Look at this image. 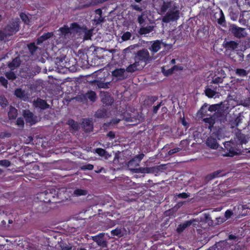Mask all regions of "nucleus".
I'll return each instance as SVG.
<instances>
[{
	"label": "nucleus",
	"mask_w": 250,
	"mask_h": 250,
	"mask_svg": "<svg viewBox=\"0 0 250 250\" xmlns=\"http://www.w3.org/2000/svg\"><path fill=\"white\" fill-rule=\"evenodd\" d=\"M186 227L184 225V224L182 223V224H180L177 229V231L178 232V233H181L182 232V231H184V230L185 229H186Z\"/></svg>",
	"instance_id": "obj_61"
},
{
	"label": "nucleus",
	"mask_w": 250,
	"mask_h": 250,
	"mask_svg": "<svg viewBox=\"0 0 250 250\" xmlns=\"http://www.w3.org/2000/svg\"><path fill=\"white\" fill-rule=\"evenodd\" d=\"M70 28L71 29V33H80L84 29L83 27H81L77 22H72L70 24Z\"/></svg>",
	"instance_id": "obj_18"
},
{
	"label": "nucleus",
	"mask_w": 250,
	"mask_h": 250,
	"mask_svg": "<svg viewBox=\"0 0 250 250\" xmlns=\"http://www.w3.org/2000/svg\"><path fill=\"white\" fill-rule=\"evenodd\" d=\"M104 233H100L98 235L93 236V240L96 242L99 246L102 248H106L107 247V243L104 239Z\"/></svg>",
	"instance_id": "obj_10"
},
{
	"label": "nucleus",
	"mask_w": 250,
	"mask_h": 250,
	"mask_svg": "<svg viewBox=\"0 0 250 250\" xmlns=\"http://www.w3.org/2000/svg\"><path fill=\"white\" fill-rule=\"evenodd\" d=\"M131 36V33L127 31V32H125L123 34V35L122 36V39L124 41H126L129 40L130 39Z\"/></svg>",
	"instance_id": "obj_47"
},
{
	"label": "nucleus",
	"mask_w": 250,
	"mask_h": 250,
	"mask_svg": "<svg viewBox=\"0 0 250 250\" xmlns=\"http://www.w3.org/2000/svg\"><path fill=\"white\" fill-rule=\"evenodd\" d=\"M87 193L86 190L81 188H77L74 190L73 194L76 196H80L82 195H85Z\"/></svg>",
	"instance_id": "obj_37"
},
{
	"label": "nucleus",
	"mask_w": 250,
	"mask_h": 250,
	"mask_svg": "<svg viewBox=\"0 0 250 250\" xmlns=\"http://www.w3.org/2000/svg\"><path fill=\"white\" fill-rule=\"evenodd\" d=\"M224 78V77H219V76L216 77V76H214L212 78V80L211 82V83H214V84H218V83H222L223 82Z\"/></svg>",
	"instance_id": "obj_43"
},
{
	"label": "nucleus",
	"mask_w": 250,
	"mask_h": 250,
	"mask_svg": "<svg viewBox=\"0 0 250 250\" xmlns=\"http://www.w3.org/2000/svg\"><path fill=\"white\" fill-rule=\"evenodd\" d=\"M181 150V149L180 148H179V147H176V148H174L173 149H170L168 151V154L169 155H172L178 152H179L180 150Z\"/></svg>",
	"instance_id": "obj_58"
},
{
	"label": "nucleus",
	"mask_w": 250,
	"mask_h": 250,
	"mask_svg": "<svg viewBox=\"0 0 250 250\" xmlns=\"http://www.w3.org/2000/svg\"><path fill=\"white\" fill-rule=\"evenodd\" d=\"M126 230L124 227H117L116 229L111 231L112 236H117L119 238L123 237L126 234Z\"/></svg>",
	"instance_id": "obj_12"
},
{
	"label": "nucleus",
	"mask_w": 250,
	"mask_h": 250,
	"mask_svg": "<svg viewBox=\"0 0 250 250\" xmlns=\"http://www.w3.org/2000/svg\"><path fill=\"white\" fill-rule=\"evenodd\" d=\"M229 30L231 34L237 38L240 39L247 35L244 28L238 27L235 24L232 25Z\"/></svg>",
	"instance_id": "obj_6"
},
{
	"label": "nucleus",
	"mask_w": 250,
	"mask_h": 250,
	"mask_svg": "<svg viewBox=\"0 0 250 250\" xmlns=\"http://www.w3.org/2000/svg\"><path fill=\"white\" fill-rule=\"evenodd\" d=\"M82 97L84 100L89 99L91 102H95L96 99V94L94 91L89 90L84 94H83Z\"/></svg>",
	"instance_id": "obj_17"
},
{
	"label": "nucleus",
	"mask_w": 250,
	"mask_h": 250,
	"mask_svg": "<svg viewBox=\"0 0 250 250\" xmlns=\"http://www.w3.org/2000/svg\"><path fill=\"white\" fill-rule=\"evenodd\" d=\"M162 104V102H161L158 104H157V105H155L153 107L152 112L153 114H156L158 112V111L161 106Z\"/></svg>",
	"instance_id": "obj_60"
},
{
	"label": "nucleus",
	"mask_w": 250,
	"mask_h": 250,
	"mask_svg": "<svg viewBox=\"0 0 250 250\" xmlns=\"http://www.w3.org/2000/svg\"><path fill=\"white\" fill-rule=\"evenodd\" d=\"M67 124L74 130H78L79 128V125L78 122L73 119H69L67 122Z\"/></svg>",
	"instance_id": "obj_31"
},
{
	"label": "nucleus",
	"mask_w": 250,
	"mask_h": 250,
	"mask_svg": "<svg viewBox=\"0 0 250 250\" xmlns=\"http://www.w3.org/2000/svg\"><path fill=\"white\" fill-rule=\"evenodd\" d=\"M104 21V17L103 16H95L94 21L96 25H98L103 22Z\"/></svg>",
	"instance_id": "obj_46"
},
{
	"label": "nucleus",
	"mask_w": 250,
	"mask_h": 250,
	"mask_svg": "<svg viewBox=\"0 0 250 250\" xmlns=\"http://www.w3.org/2000/svg\"><path fill=\"white\" fill-rule=\"evenodd\" d=\"M20 20L17 18L14 21H11L4 28V32L8 36H12L19 30Z\"/></svg>",
	"instance_id": "obj_4"
},
{
	"label": "nucleus",
	"mask_w": 250,
	"mask_h": 250,
	"mask_svg": "<svg viewBox=\"0 0 250 250\" xmlns=\"http://www.w3.org/2000/svg\"><path fill=\"white\" fill-rule=\"evenodd\" d=\"M135 61H136L139 64L144 63V65L149 63L152 60V57L150 56L149 53L146 49L143 48L137 51L134 58Z\"/></svg>",
	"instance_id": "obj_3"
},
{
	"label": "nucleus",
	"mask_w": 250,
	"mask_h": 250,
	"mask_svg": "<svg viewBox=\"0 0 250 250\" xmlns=\"http://www.w3.org/2000/svg\"><path fill=\"white\" fill-rule=\"evenodd\" d=\"M224 146L227 150V152L225 154H224V156L232 157L238 153L237 149L232 141L226 142L224 144Z\"/></svg>",
	"instance_id": "obj_7"
},
{
	"label": "nucleus",
	"mask_w": 250,
	"mask_h": 250,
	"mask_svg": "<svg viewBox=\"0 0 250 250\" xmlns=\"http://www.w3.org/2000/svg\"><path fill=\"white\" fill-rule=\"evenodd\" d=\"M94 83L100 88H107L110 85V82H104L100 80H95Z\"/></svg>",
	"instance_id": "obj_28"
},
{
	"label": "nucleus",
	"mask_w": 250,
	"mask_h": 250,
	"mask_svg": "<svg viewBox=\"0 0 250 250\" xmlns=\"http://www.w3.org/2000/svg\"><path fill=\"white\" fill-rule=\"evenodd\" d=\"M131 7L133 10H135L141 12L143 10L142 8L137 4H131Z\"/></svg>",
	"instance_id": "obj_62"
},
{
	"label": "nucleus",
	"mask_w": 250,
	"mask_h": 250,
	"mask_svg": "<svg viewBox=\"0 0 250 250\" xmlns=\"http://www.w3.org/2000/svg\"><path fill=\"white\" fill-rule=\"evenodd\" d=\"M144 156L145 155L143 153H141L135 156L131 160L129 161V165L130 166H139Z\"/></svg>",
	"instance_id": "obj_15"
},
{
	"label": "nucleus",
	"mask_w": 250,
	"mask_h": 250,
	"mask_svg": "<svg viewBox=\"0 0 250 250\" xmlns=\"http://www.w3.org/2000/svg\"><path fill=\"white\" fill-rule=\"evenodd\" d=\"M206 144L208 146L212 149H217L218 147V144L216 138L211 136L208 138L206 141Z\"/></svg>",
	"instance_id": "obj_14"
},
{
	"label": "nucleus",
	"mask_w": 250,
	"mask_h": 250,
	"mask_svg": "<svg viewBox=\"0 0 250 250\" xmlns=\"http://www.w3.org/2000/svg\"><path fill=\"white\" fill-rule=\"evenodd\" d=\"M157 96H147L144 101L145 104L148 106H151L157 100Z\"/></svg>",
	"instance_id": "obj_21"
},
{
	"label": "nucleus",
	"mask_w": 250,
	"mask_h": 250,
	"mask_svg": "<svg viewBox=\"0 0 250 250\" xmlns=\"http://www.w3.org/2000/svg\"><path fill=\"white\" fill-rule=\"evenodd\" d=\"M221 172V171L220 170H217L216 171H214V172L211 173L210 174L208 175L207 176V178H208L209 180H212V179L218 177L220 176V173Z\"/></svg>",
	"instance_id": "obj_44"
},
{
	"label": "nucleus",
	"mask_w": 250,
	"mask_h": 250,
	"mask_svg": "<svg viewBox=\"0 0 250 250\" xmlns=\"http://www.w3.org/2000/svg\"><path fill=\"white\" fill-rule=\"evenodd\" d=\"M95 151L101 156H104L106 153L105 150L102 148H96Z\"/></svg>",
	"instance_id": "obj_52"
},
{
	"label": "nucleus",
	"mask_w": 250,
	"mask_h": 250,
	"mask_svg": "<svg viewBox=\"0 0 250 250\" xmlns=\"http://www.w3.org/2000/svg\"><path fill=\"white\" fill-rule=\"evenodd\" d=\"M67 61L68 58L67 57L64 56L62 57H57L56 59L55 63L58 67H60L62 68H69L73 65V64H71L70 61L67 62Z\"/></svg>",
	"instance_id": "obj_9"
},
{
	"label": "nucleus",
	"mask_w": 250,
	"mask_h": 250,
	"mask_svg": "<svg viewBox=\"0 0 250 250\" xmlns=\"http://www.w3.org/2000/svg\"><path fill=\"white\" fill-rule=\"evenodd\" d=\"M8 104V102L3 95L0 96V105L3 108H5Z\"/></svg>",
	"instance_id": "obj_38"
},
{
	"label": "nucleus",
	"mask_w": 250,
	"mask_h": 250,
	"mask_svg": "<svg viewBox=\"0 0 250 250\" xmlns=\"http://www.w3.org/2000/svg\"><path fill=\"white\" fill-rule=\"evenodd\" d=\"M216 88L217 86L213 87L214 89H211L209 88H207L205 90L206 95L208 98L213 97L216 94V92L215 91Z\"/></svg>",
	"instance_id": "obj_32"
},
{
	"label": "nucleus",
	"mask_w": 250,
	"mask_h": 250,
	"mask_svg": "<svg viewBox=\"0 0 250 250\" xmlns=\"http://www.w3.org/2000/svg\"><path fill=\"white\" fill-rule=\"evenodd\" d=\"M82 125L85 132L89 133L93 131V124L90 119H84L82 122Z\"/></svg>",
	"instance_id": "obj_11"
},
{
	"label": "nucleus",
	"mask_w": 250,
	"mask_h": 250,
	"mask_svg": "<svg viewBox=\"0 0 250 250\" xmlns=\"http://www.w3.org/2000/svg\"><path fill=\"white\" fill-rule=\"evenodd\" d=\"M59 31H60L61 35L64 37H66L68 34H71V29L67 25H64L60 27Z\"/></svg>",
	"instance_id": "obj_27"
},
{
	"label": "nucleus",
	"mask_w": 250,
	"mask_h": 250,
	"mask_svg": "<svg viewBox=\"0 0 250 250\" xmlns=\"http://www.w3.org/2000/svg\"><path fill=\"white\" fill-rule=\"evenodd\" d=\"M14 94L16 97L21 98L24 95V92L21 88H17L15 90Z\"/></svg>",
	"instance_id": "obj_45"
},
{
	"label": "nucleus",
	"mask_w": 250,
	"mask_h": 250,
	"mask_svg": "<svg viewBox=\"0 0 250 250\" xmlns=\"http://www.w3.org/2000/svg\"><path fill=\"white\" fill-rule=\"evenodd\" d=\"M160 169L158 167H146L143 168L142 172L146 173H157Z\"/></svg>",
	"instance_id": "obj_30"
},
{
	"label": "nucleus",
	"mask_w": 250,
	"mask_h": 250,
	"mask_svg": "<svg viewBox=\"0 0 250 250\" xmlns=\"http://www.w3.org/2000/svg\"><path fill=\"white\" fill-rule=\"evenodd\" d=\"M224 47L228 50H234L238 48L239 43L234 41H225Z\"/></svg>",
	"instance_id": "obj_16"
},
{
	"label": "nucleus",
	"mask_w": 250,
	"mask_h": 250,
	"mask_svg": "<svg viewBox=\"0 0 250 250\" xmlns=\"http://www.w3.org/2000/svg\"><path fill=\"white\" fill-rule=\"evenodd\" d=\"M162 72L164 75L166 76H168L173 74V71L172 68L168 69L167 70H165L164 68L162 69Z\"/></svg>",
	"instance_id": "obj_54"
},
{
	"label": "nucleus",
	"mask_w": 250,
	"mask_h": 250,
	"mask_svg": "<svg viewBox=\"0 0 250 250\" xmlns=\"http://www.w3.org/2000/svg\"><path fill=\"white\" fill-rule=\"evenodd\" d=\"M34 105L36 107L39 108L41 109H46L49 107V105L47 103L46 101L39 98H38L37 100L34 102Z\"/></svg>",
	"instance_id": "obj_13"
},
{
	"label": "nucleus",
	"mask_w": 250,
	"mask_h": 250,
	"mask_svg": "<svg viewBox=\"0 0 250 250\" xmlns=\"http://www.w3.org/2000/svg\"><path fill=\"white\" fill-rule=\"evenodd\" d=\"M235 136L240 145L246 144L247 142L245 135L241 133L240 130H239L238 132L236 133Z\"/></svg>",
	"instance_id": "obj_23"
},
{
	"label": "nucleus",
	"mask_w": 250,
	"mask_h": 250,
	"mask_svg": "<svg viewBox=\"0 0 250 250\" xmlns=\"http://www.w3.org/2000/svg\"><path fill=\"white\" fill-rule=\"evenodd\" d=\"M37 198L42 202H56L54 200L56 196H58V191L54 188H48L43 192L37 194Z\"/></svg>",
	"instance_id": "obj_2"
},
{
	"label": "nucleus",
	"mask_w": 250,
	"mask_h": 250,
	"mask_svg": "<svg viewBox=\"0 0 250 250\" xmlns=\"http://www.w3.org/2000/svg\"><path fill=\"white\" fill-rule=\"evenodd\" d=\"M103 103L106 105H110L113 103V98L109 94H104L102 99Z\"/></svg>",
	"instance_id": "obj_24"
},
{
	"label": "nucleus",
	"mask_w": 250,
	"mask_h": 250,
	"mask_svg": "<svg viewBox=\"0 0 250 250\" xmlns=\"http://www.w3.org/2000/svg\"><path fill=\"white\" fill-rule=\"evenodd\" d=\"M176 196L178 198L186 199L190 196V193L186 192L180 193L176 194Z\"/></svg>",
	"instance_id": "obj_48"
},
{
	"label": "nucleus",
	"mask_w": 250,
	"mask_h": 250,
	"mask_svg": "<svg viewBox=\"0 0 250 250\" xmlns=\"http://www.w3.org/2000/svg\"><path fill=\"white\" fill-rule=\"evenodd\" d=\"M125 72L124 68H117L112 72V75L115 77H122Z\"/></svg>",
	"instance_id": "obj_34"
},
{
	"label": "nucleus",
	"mask_w": 250,
	"mask_h": 250,
	"mask_svg": "<svg viewBox=\"0 0 250 250\" xmlns=\"http://www.w3.org/2000/svg\"><path fill=\"white\" fill-rule=\"evenodd\" d=\"M161 48V43L160 41L156 40L153 42L152 44L149 47V50L152 54L157 52Z\"/></svg>",
	"instance_id": "obj_20"
},
{
	"label": "nucleus",
	"mask_w": 250,
	"mask_h": 250,
	"mask_svg": "<svg viewBox=\"0 0 250 250\" xmlns=\"http://www.w3.org/2000/svg\"><path fill=\"white\" fill-rule=\"evenodd\" d=\"M42 36L43 37L42 38H43L44 40L46 41V40L50 39L52 37H53V32L45 33L43 34V35Z\"/></svg>",
	"instance_id": "obj_57"
},
{
	"label": "nucleus",
	"mask_w": 250,
	"mask_h": 250,
	"mask_svg": "<svg viewBox=\"0 0 250 250\" xmlns=\"http://www.w3.org/2000/svg\"><path fill=\"white\" fill-rule=\"evenodd\" d=\"M80 168L82 170H91L94 168V166L90 164L86 163L84 165H82L80 166Z\"/></svg>",
	"instance_id": "obj_41"
},
{
	"label": "nucleus",
	"mask_w": 250,
	"mask_h": 250,
	"mask_svg": "<svg viewBox=\"0 0 250 250\" xmlns=\"http://www.w3.org/2000/svg\"><path fill=\"white\" fill-rule=\"evenodd\" d=\"M236 215L240 218L250 214V208L248 205L239 204L237 208H234Z\"/></svg>",
	"instance_id": "obj_5"
},
{
	"label": "nucleus",
	"mask_w": 250,
	"mask_h": 250,
	"mask_svg": "<svg viewBox=\"0 0 250 250\" xmlns=\"http://www.w3.org/2000/svg\"><path fill=\"white\" fill-rule=\"evenodd\" d=\"M218 108V104H212L209 106H208V110H209V112H212L214 111H215L217 110Z\"/></svg>",
	"instance_id": "obj_56"
},
{
	"label": "nucleus",
	"mask_w": 250,
	"mask_h": 250,
	"mask_svg": "<svg viewBox=\"0 0 250 250\" xmlns=\"http://www.w3.org/2000/svg\"><path fill=\"white\" fill-rule=\"evenodd\" d=\"M5 76L6 78L9 80H14L16 78L15 74L13 72L6 73Z\"/></svg>",
	"instance_id": "obj_53"
},
{
	"label": "nucleus",
	"mask_w": 250,
	"mask_h": 250,
	"mask_svg": "<svg viewBox=\"0 0 250 250\" xmlns=\"http://www.w3.org/2000/svg\"><path fill=\"white\" fill-rule=\"evenodd\" d=\"M91 36H92V33H91V31L90 30H88L84 34V39L85 40L90 39L91 38Z\"/></svg>",
	"instance_id": "obj_64"
},
{
	"label": "nucleus",
	"mask_w": 250,
	"mask_h": 250,
	"mask_svg": "<svg viewBox=\"0 0 250 250\" xmlns=\"http://www.w3.org/2000/svg\"><path fill=\"white\" fill-rule=\"evenodd\" d=\"M208 109V105L207 104H205L198 111V114H200L202 117L206 116H210V114L208 113L209 110Z\"/></svg>",
	"instance_id": "obj_25"
},
{
	"label": "nucleus",
	"mask_w": 250,
	"mask_h": 250,
	"mask_svg": "<svg viewBox=\"0 0 250 250\" xmlns=\"http://www.w3.org/2000/svg\"><path fill=\"white\" fill-rule=\"evenodd\" d=\"M242 117L240 115L238 116L233 121L230 123L231 128H234L239 126L242 123Z\"/></svg>",
	"instance_id": "obj_29"
},
{
	"label": "nucleus",
	"mask_w": 250,
	"mask_h": 250,
	"mask_svg": "<svg viewBox=\"0 0 250 250\" xmlns=\"http://www.w3.org/2000/svg\"><path fill=\"white\" fill-rule=\"evenodd\" d=\"M23 116L27 124L32 125L37 122V117L29 110H25L23 112Z\"/></svg>",
	"instance_id": "obj_8"
},
{
	"label": "nucleus",
	"mask_w": 250,
	"mask_h": 250,
	"mask_svg": "<svg viewBox=\"0 0 250 250\" xmlns=\"http://www.w3.org/2000/svg\"><path fill=\"white\" fill-rule=\"evenodd\" d=\"M140 65L136 61L131 64H130L128 66H127L126 68V71L128 72H134L137 70V67Z\"/></svg>",
	"instance_id": "obj_33"
},
{
	"label": "nucleus",
	"mask_w": 250,
	"mask_h": 250,
	"mask_svg": "<svg viewBox=\"0 0 250 250\" xmlns=\"http://www.w3.org/2000/svg\"><path fill=\"white\" fill-rule=\"evenodd\" d=\"M153 27L152 26H147L146 27H141L138 31V33L141 35H146L152 31Z\"/></svg>",
	"instance_id": "obj_26"
},
{
	"label": "nucleus",
	"mask_w": 250,
	"mask_h": 250,
	"mask_svg": "<svg viewBox=\"0 0 250 250\" xmlns=\"http://www.w3.org/2000/svg\"><path fill=\"white\" fill-rule=\"evenodd\" d=\"M20 17L22 21L25 24H28L30 22L28 16L24 12H21L20 14Z\"/></svg>",
	"instance_id": "obj_40"
},
{
	"label": "nucleus",
	"mask_w": 250,
	"mask_h": 250,
	"mask_svg": "<svg viewBox=\"0 0 250 250\" xmlns=\"http://www.w3.org/2000/svg\"><path fill=\"white\" fill-rule=\"evenodd\" d=\"M27 47L32 55H33L38 49V47L35 45V42H31L28 44Z\"/></svg>",
	"instance_id": "obj_39"
},
{
	"label": "nucleus",
	"mask_w": 250,
	"mask_h": 250,
	"mask_svg": "<svg viewBox=\"0 0 250 250\" xmlns=\"http://www.w3.org/2000/svg\"><path fill=\"white\" fill-rule=\"evenodd\" d=\"M232 211L228 209L225 211V216L227 219L229 218L232 215Z\"/></svg>",
	"instance_id": "obj_63"
},
{
	"label": "nucleus",
	"mask_w": 250,
	"mask_h": 250,
	"mask_svg": "<svg viewBox=\"0 0 250 250\" xmlns=\"http://www.w3.org/2000/svg\"><path fill=\"white\" fill-rule=\"evenodd\" d=\"M236 74L240 77H245L248 74L246 70L243 68H237L235 71Z\"/></svg>",
	"instance_id": "obj_42"
},
{
	"label": "nucleus",
	"mask_w": 250,
	"mask_h": 250,
	"mask_svg": "<svg viewBox=\"0 0 250 250\" xmlns=\"http://www.w3.org/2000/svg\"><path fill=\"white\" fill-rule=\"evenodd\" d=\"M166 14L162 19L163 22L169 23L171 21H176L180 17V8L178 3L171 0H163L160 5V11L162 14Z\"/></svg>",
	"instance_id": "obj_1"
},
{
	"label": "nucleus",
	"mask_w": 250,
	"mask_h": 250,
	"mask_svg": "<svg viewBox=\"0 0 250 250\" xmlns=\"http://www.w3.org/2000/svg\"><path fill=\"white\" fill-rule=\"evenodd\" d=\"M0 82L3 86L5 87H7L8 81L4 77H0Z\"/></svg>",
	"instance_id": "obj_59"
},
{
	"label": "nucleus",
	"mask_w": 250,
	"mask_h": 250,
	"mask_svg": "<svg viewBox=\"0 0 250 250\" xmlns=\"http://www.w3.org/2000/svg\"><path fill=\"white\" fill-rule=\"evenodd\" d=\"M107 114V111L104 109L98 110L95 114L96 118H104Z\"/></svg>",
	"instance_id": "obj_36"
},
{
	"label": "nucleus",
	"mask_w": 250,
	"mask_h": 250,
	"mask_svg": "<svg viewBox=\"0 0 250 250\" xmlns=\"http://www.w3.org/2000/svg\"><path fill=\"white\" fill-rule=\"evenodd\" d=\"M18 115V110L14 107L10 105L8 112V118L10 120L16 119Z\"/></svg>",
	"instance_id": "obj_22"
},
{
	"label": "nucleus",
	"mask_w": 250,
	"mask_h": 250,
	"mask_svg": "<svg viewBox=\"0 0 250 250\" xmlns=\"http://www.w3.org/2000/svg\"><path fill=\"white\" fill-rule=\"evenodd\" d=\"M137 21L140 25H142L145 22V18L144 17V14L143 13L138 16Z\"/></svg>",
	"instance_id": "obj_55"
},
{
	"label": "nucleus",
	"mask_w": 250,
	"mask_h": 250,
	"mask_svg": "<svg viewBox=\"0 0 250 250\" xmlns=\"http://www.w3.org/2000/svg\"><path fill=\"white\" fill-rule=\"evenodd\" d=\"M117 224L116 220H112L110 219L107 218L103 226V229L104 230L108 229L113 227H114Z\"/></svg>",
	"instance_id": "obj_19"
},
{
	"label": "nucleus",
	"mask_w": 250,
	"mask_h": 250,
	"mask_svg": "<svg viewBox=\"0 0 250 250\" xmlns=\"http://www.w3.org/2000/svg\"><path fill=\"white\" fill-rule=\"evenodd\" d=\"M217 22L218 23V24H223V23H225V16L222 12V10H221V12H220V18L218 19V21H217Z\"/></svg>",
	"instance_id": "obj_49"
},
{
	"label": "nucleus",
	"mask_w": 250,
	"mask_h": 250,
	"mask_svg": "<svg viewBox=\"0 0 250 250\" xmlns=\"http://www.w3.org/2000/svg\"><path fill=\"white\" fill-rule=\"evenodd\" d=\"M16 125L19 127H23L24 125V122L23 118L19 117L16 121Z\"/></svg>",
	"instance_id": "obj_50"
},
{
	"label": "nucleus",
	"mask_w": 250,
	"mask_h": 250,
	"mask_svg": "<svg viewBox=\"0 0 250 250\" xmlns=\"http://www.w3.org/2000/svg\"><path fill=\"white\" fill-rule=\"evenodd\" d=\"M203 121L205 123L208 124V128L210 129L211 128V127L213 126V125L215 124V120L211 116H210L209 117L205 118L203 119Z\"/></svg>",
	"instance_id": "obj_35"
},
{
	"label": "nucleus",
	"mask_w": 250,
	"mask_h": 250,
	"mask_svg": "<svg viewBox=\"0 0 250 250\" xmlns=\"http://www.w3.org/2000/svg\"><path fill=\"white\" fill-rule=\"evenodd\" d=\"M0 165L5 167H8L11 165V162L9 160L6 159L0 160Z\"/></svg>",
	"instance_id": "obj_51"
}]
</instances>
